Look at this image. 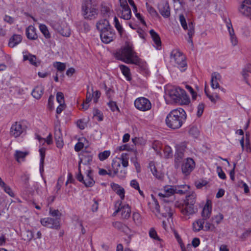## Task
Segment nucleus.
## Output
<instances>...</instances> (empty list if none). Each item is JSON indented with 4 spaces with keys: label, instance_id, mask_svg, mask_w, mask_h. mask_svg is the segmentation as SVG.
Masks as SVG:
<instances>
[{
    "label": "nucleus",
    "instance_id": "1",
    "mask_svg": "<svg viewBox=\"0 0 251 251\" xmlns=\"http://www.w3.org/2000/svg\"><path fill=\"white\" fill-rule=\"evenodd\" d=\"M186 118L185 110L181 108H177L170 112L166 118L165 122L168 127L176 129L182 126Z\"/></svg>",
    "mask_w": 251,
    "mask_h": 251
},
{
    "label": "nucleus",
    "instance_id": "2",
    "mask_svg": "<svg viewBox=\"0 0 251 251\" xmlns=\"http://www.w3.org/2000/svg\"><path fill=\"white\" fill-rule=\"evenodd\" d=\"M115 57L127 64H138L140 59L133 50L131 45L126 44L125 46L118 50L115 53Z\"/></svg>",
    "mask_w": 251,
    "mask_h": 251
},
{
    "label": "nucleus",
    "instance_id": "3",
    "mask_svg": "<svg viewBox=\"0 0 251 251\" xmlns=\"http://www.w3.org/2000/svg\"><path fill=\"white\" fill-rule=\"evenodd\" d=\"M119 1L120 7L116 10L117 16L125 20L130 19L131 10L126 0H119Z\"/></svg>",
    "mask_w": 251,
    "mask_h": 251
},
{
    "label": "nucleus",
    "instance_id": "4",
    "mask_svg": "<svg viewBox=\"0 0 251 251\" xmlns=\"http://www.w3.org/2000/svg\"><path fill=\"white\" fill-rule=\"evenodd\" d=\"M172 60H174L181 71L186 70L187 65L186 58L181 52L178 50H174L172 51L171 54Z\"/></svg>",
    "mask_w": 251,
    "mask_h": 251
},
{
    "label": "nucleus",
    "instance_id": "5",
    "mask_svg": "<svg viewBox=\"0 0 251 251\" xmlns=\"http://www.w3.org/2000/svg\"><path fill=\"white\" fill-rule=\"evenodd\" d=\"M40 222L43 226L50 228L58 229L60 226L58 218H44L41 219Z\"/></svg>",
    "mask_w": 251,
    "mask_h": 251
},
{
    "label": "nucleus",
    "instance_id": "6",
    "mask_svg": "<svg viewBox=\"0 0 251 251\" xmlns=\"http://www.w3.org/2000/svg\"><path fill=\"white\" fill-rule=\"evenodd\" d=\"M135 107L142 111H146L151 109V104L150 101L144 97H140L134 101Z\"/></svg>",
    "mask_w": 251,
    "mask_h": 251
},
{
    "label": "nucleus",
    "instance_id": "7",
    "mask_svg": "<svg viewBox=\"0 0 251 251\" xmlns=\"http://www.w3.org/2000/svg\"><path fill=\"white\" fill-rule=\"evenodd\" d=\"M122 204V201H117L115 204L116 210L113 213V215H115L119 212H121V216L123 219H128L130 215L131 210L128 205H125L121 206Z\"/></svg>",
    "mask_w": 251,
    "mask_h": 251
},
{
    "label": "nucleus",
    "instance_id": "8",
    "mask_svg": "<svg viewBox=\"0 0 251 251\" xmlns=\"http://www.w3.org/2000/svg\"><path fill=\"white\" fill-rule=\"evenodd\" d=\"M94 6L93 0H86L83 4L82 8L83 11V15L86 19H92L94 13Z\"/></svg>",
    "mask_w": 251,
    "mask_h": 251
},
{
    "label": "nucleus",
    "instance_id": "9",
    "mask_svg": "<svg viewBox=\"0 0 251 251\" xmlns=\"http://www.w3.org/2000/svg\"><path fill=\"white\" fill-rule=\"evenodd\" d=\"M176 207L179 208L181 213L184 215H190L194 214L197 209L195 208L194 205H191L184 202V204H181L178 203L175 204Z\"/></svg>",
    "mask_w": 251,
    "mask_h": 251
},
{
    "label": "nucleus",
    "instance_id": "10",
    "mask_svg": "<svg viewBox=\"0 0 251 251\" xmlns=\"http://www.w3.org/2000/svg\"><path fill=\"white\" fill-rule=\"evenodd\" d=\"M100 34L101 41L105 44L110 43L115 38V31L112 27Z\"/></svg>",
    "mask_w": 251,
    "mask_h": 251
},
{
    "label": "nucleus",
    "instance_id": "11",
    "mask_svg": "<svg viewBox=\"0 0 251 251\" xmlns=\"http://www.w3.org/2000/svg\"><path fill=\"white\" fill-rule=\"evenodd\" d=\"M79 170L80 171V169H79ZM87 171L88 173L85 180L83 179V177L80 171L76 176V178L80 182L83 181L84 184L86 187H91L93 185V172L91 170H88Z\"/></svg>",
    "mask_w": 251,
    "mask_h": 251
},
{
    "label": "nucleus",
    "instance_id": "12",
    "mask_svg": "<svg viewBox=\"0 0 251 251\" xmlns=\"http://www.w3.org/2000/svg\"><path fill=\"white\" fill-rule=\"evenodd\" d=\"M195 167V163L194 160L191 158H187L182 164V172L184 175L187 176L194 170Z\"/></svg>",
    "mask_w": 251,
    "mask_h": 251
},
{
    "label": "nucleus",
    "instance_id": "13",
    "mask_svg": "<svg viewBox=\"0 0 251 251\" xmlns=\"http://www.w3.org/2000/svg\"><path fill=\"white\" fill-rule=\"evenodd\" d=\"M54 139L56 146L58 148H61L64 145L63 135L59 125H56L54 127Z\"/></svg>",
    "mask_w": 251,
    "mask_h": 251
},
{
    "label": "nucleus",
    "instance_id": "14",
    "mask_svg": "<svg viewBox=\"0 0 251 251\" xmlns=\"http://www.w3.org/2000/svg\"><path fill=\"white\" fill-rule=\"evenodd\" d=\"M240 13L247 17H251V0H244L239 8Z\"/></svg>",
    "mask_w": 251,
    "mask_h": 251
},
{
    "label": "nucleus",
    "instance_id": "15",
    "mask_svg": "<svg viewBox=\"0 0 251 251\" xmlns=\"http://www.w3.org/2000/svg\"><path fill=\"white\" fill-rule=\"evenodd\" d=\"M25 130L24 127L19 122H15L11 126L10 131L11 135L18 137L20 136Z\"/></svg>",
    "mask_w": 251,
    "mask_h": 251
},
{
    "label": "nucleus",
    "instance_id": "16",
    "mask_svg": "<svg viewBox=\"0 0 251 251\" xmlns=\"http://www.w3.org/2000/svg\"><path fill=\"white\" fill-rule=\"evenodd\" d=\"M158 8L160 14L165 18L170 16V8L167 1H162L158 6Z\"/></svg>",
    "mask_w": 251,
    "mask_h": 251
},
{
    "label": "nucleus",
    "instance_id": "17",
    "mask_svg": "<svg viewBox=\"0 0 251 251\" xmlns=\"http://www.w3.org/2000/svg\"><path fill=\"white\" fill-rule=\"evenodd\" d=\"M176 185H167L164 187V190L163 192H160L158 194V196L160 198H168L176 193Z\"/></svg>",
    "mask_w": 251,
    "mask_h": 251
},
{
    "label": "nucleus",
    "instance_id": "18",
    "mask_svg": "<svg viewBox=\"0 0 251 251\" xmlns=\"http://www.w3.org/2000/svg\"><path fill=\"white\" fill-rule=\"evenodd\" d=\"M94 91L92 86H88L87 93L86 94V98L85 100L81 104L82 109L84 110H87L89 106L90 102L91 101L93 97H94Z\"/></svg>",
    "mask_w": 251,
    "mask_h": 251
},
{
    "label": "nucleus",
    "instance_id": "19",
    "mask_svg": "<svg viewBox=\"0 0 251 251\" xmlns=\"http://www.w3.org/2000/svg\"><path fill=\"white\" fill-rule=\"evenodd\" d=\"M212 211L211 201L207 200L201 212L202 219L205 221L209 218Z\"/></svg>",
    "mask_w": 251,
    "mask_h": 251
},
{
    "label": "nucleus",
    "instance_id": "20",
    "mask_svg": "<svg viewBox=\"0 0 251 251\" xmlns=\"http://www.w3.org/2000/svg\"><path fill=\"white\" fill-rule=\"evenodd\" d=\"M182 89L180 87L173 88L169 92V98L174 102L179 101L180 94H182Z\"/></svg>",
    "mask_w": 251,
    "mask_h": 251
},
{
    "label": "nucleus",
    "instance_id": "21",
    "mask_svg": "<svg viewBox=\"0 0 251 251\" xmlns=\"http://www.w3.org/2000/svg\"><path fill=\"white\" fill-rule=\"evenodd\" d=\"M96 26L97 29L100 32V34L112 27L110 25L109 22L105 19L101 20L98 22Z\"/></svg>",
    "mask_w": 251,
    "mask_h": 251
},
{
    "label": "nucleus",
    "instance_id": "22",
    "mask_svg": "<svg viewBox=\"0 0 251 251\" xmlns=\"http://www.w3.org/2000/svg\"><path fill=\"white\" fill-rule=\"evenodd\" d=\"M176 149L175 157L176 159L179 161L183 157L186 146L184 144L176 145Z\"/></svg>",
    "mask_w": 251,
    "mask_h": 251
},
{
    "label": "nucleus",
    "instance_id": "23",
    "mask_svg": "<svg viewBox=\"0 0 251 251\" xmlns=\"http://www.w3.org/2000/svg\"><path fill=\"white\" fill-rule=\"evenodd\" d=\"M111 187L113 190L120 196L121 200H123L125 198V189L119 185L115 183H112L111 184Z\"/></svg>",
    "mask_w": 251,
    "mask_h": 251
},
{
    "label": "nucleus",
    "instance_id": "24",
    "mask_svg": "<svg viewBox=\"0 0 251 251\" xmlns=\"http://www.w3.org/2000/svg\"><path fill=\"white\" fill-rule=\"evenodd\" d=\"M221 77V75L217 72H214L211 74V85L213 89L219 88L220 85L218 80H220Z\"/></svg>",
    "mask_w": 251,
    "mask_h": 251
},
{
    "label": "nucleus",
    "instance_id": "25",
    "mask_svg": "<svg viewBox=\"0 0 251 251\" xmlns=\"http://www.w3.org/2000/svg\"><path fill=\"white\" fill-rule=\"evenodd\" d=\"M23 60L24 61L28 60L31 64L35 66L38 65L36 56L30 54L28 52H23Z\"/></svg>",
    "mask_w": 251,
    "mask_h": 251
},
{
    "label": "nucleus",
    "instance_id": "26",
    "mask_svg": "<svg viewBox=\"0 0 251 251\" xmlns=\"http://www.w3.org/2000/svg\"><path fill=\"white\" fill-rule=\"evenodd\" d=\"M150 33L154 44L155 45V48L157 49H159V48L160 47L161 45V42L159 35L153 29H151L150 31Z\"/></svg>",
    "mask_w": 251,
    "mask_h": 251
},
{
    "label": "nucleus",
    "instance_id": "27",
    "mask_svg": "<svg viewBox=\"0 0 251 251\" xmlns=\"http://www.w3.org/2000/svg\"><path fill=\"white\" fill-rule=\"evenodd\" d=\"M26 35L27 38L30 40H35L38 37L36 32V29L32 25H29L26 28Z\"/></svg>",
    "mask_w": 251,
    "mask_h": 251
},
{
    "label": "nucleus",
    "instance_id": "28",
    "mask_svg": "<svg viewBox=\"0 0 251 251\" xmlns=\"http://www.w3.org/2000/svg\"><path fill=\"white\" fill-rule=\"evenodd\" d=\"M44 88L42 85L36 86L32 92V96L35 99H40L44 93Z\"/></svg>",
    "mask_w": 251,
    "mask_h": 251
},
{
    "label": "nucleus",
    "instance_id": "29",
    "mask_svg": "<svg viewBox=\"0 0 251 251\" xmlns=\"http://www.w3.org/2000/svg\"><path fill=\"white\" fill-rule=\"evenodd\" d=\"M177 103L180 105H188L190 103V99L183 89L182 90V94H180L179 101Z\"/></svg>",
    "mask_w": 251,
    "mask_h": 251
},
{
    "label": "nucleus",
    "instance_id": "30",
    "mask_svg": "<svg viewBox=\"0 0 251 251\" xmlns=\"http://www.w3.org/2000/svg\"><path fill=\"white\" fill-rule=\"evenodd\" d=\"M22 40V37L21 35L14 34L9 40L8 43L9 46L11 48H14L20 43H21Z\"/></svg>",
    "mask_w": 251,
    "mask_h": 251
},
{
    "label": "nucleus",
    "instance_id": "31",
    "mask_svg": "<svg viewBox=\"0 0 251 251\" xmlns=\"http://www.w3.org/2000/svg\"><path fill=\"white\" fill-rule=\"evenodd\" d=\"M149 205L150 209L156 216H158L161 214L159 203L156 200L153 199V201L152 203L150 202Z\"/></svg>",
    "mask_w": 251,
    "mask_h": 251
},
{
    "label": "nucleus",
    "instance_id": "32",
    "mask_svg": "<svg viewBox=\"0 0 251 251\" xmlns=\"http://www.w3.org/2000/svg\"><path fill=\"white\" fill-rule=\"evenodd\" d=\"M113 226L116 229L121 230L126 234L128 233L130 230L129 228L125 224H123L121 222H115L113 223Z\"/></svg>",
    "mask_w": 251,
    "mask_h": 251
},
{
    "label": "nucleus",
    "instance_id": "33",
    "mask_svg": "<svg viewBox=\"0 0 251 251\" xmlns=\"http://www.w3.org/2000/svg\"><path fill=\"white\" fill-rule=\"evenodd\" d=\"M205 221L202 219H199L195 221L193 224V230L195 232H199L203 229Z\"/></svg>",
    "mask_w": 251,
    "mask_h": 251
},
{
    "label": "nucleus",
    "instance_id": "34",
    "mask_svg": "<svg viewBox=\"0 0 251 251\" xmlns=\"http://www.w3.org/2000/svg\"><path fill=\"white\" fill-rule=\"evenodd\" d=\"M0 187L3 190L11 197H14L15 194L10 187L6 185L5 182L0 178Z\"/></svg>",
    "mask_w": 251,
    "mask_h": 251
},
{
    "label": "nucleus",
    "instance_id": "35",
    "mask_svg": "<svg viewBox=\"0 0 251 251\" xmlns=\"http://www.w3.org/2000/svg\"><path fill=\"white\" fill-rule=\"evenodd\" d=\"M28 152L16 151L14 156L16 160L19 163L24 161L25 156L28 154Z\"/></svg>",
    "mask_w": 251,
    "mask_h": 251
},
{
    "label": "nucleus",
    "instance_id": "36",
    "mask_svg": "<svg viewBox=\"0 0 251 251\" xmlns=\"http://www.w3.org/2000/svg\"><path fill=\"white\" fill-rule=\"evenodd\" d=\"M120 167V163L118 162H114L112 164V170H109L107 172V175L111 177H114L116 176L117 173V167Z\"/></svg>",
    "mask_w": 251,
    "mask_h": 251
},
{
    "label": "nucleus",
    "instance_id": "37",
    "mask_svg": "<svg viewBox=\"0 0 251 251\" xmlns=\"http://www.w3.org/2000/svg\"><path fill=\"white\" fill-rule=\"evenodd\" d=\"M224 217V215L222 213H219L218 214L212 216L211 221L214 225L216 226L222 222Z\"/></svg>",
    "mask_w": 251,
    "mask_h": 251
},
{
    "label": "nucleus",
    "instance_id": "38",
    "mask_svg": "<svg viewBox=\"0 0 251 251\" xmlns=\"http://www.w3.org/2000/svg\"><path fill=\"white\" fill-rule=\"evenodd\" d=\"M21 236L23 240L29 242L33 238V232L31 230L24 231L21 233Z\"/></svg>",
    "mask_w": 251,
    "mask_h": 251
},
{
    "label": "nucleus",
    "instance_id": "39",
    "mask_svg": "<svg viewBox=\"0 0 251 251\" xmlns=\"http://www.w3.org/2000/svg\"><path fill=\"white\" fill-rule=\"evenodd\" d=\"M162 147V144L159 141H154L152 144V148L156 152L157 154L161 156V150Z\"/></svg>",
    "mask_w": 251,
    "mask_h": 251
},
{
    "label": "nucleus",
    "instance_id": "40",
    "mask_svg": "<svg viewBox=\"0 0 251 251\" xmlns=\"http://www.w3.org/2000/svg\"><path fill=\"white\" fill-rule=\"evenodd\" d=\"M46 149L42 148L40 149L39 152L40 154V172L41 174L44 171V161L45 156Z\"/></svg>",
    "mask_w": 251,
    "mask_h": 251
},
{
    "label": "nucleus",
    "instance_id": "41",
    "mask_svg": "<svg viewBox=\"0 0 251 251\" xmlns=\"http://www.w3.org/2000/svg\"><path fill=\"white\" fill-rule=\"evenodd\" d=\"M190 187L187 185H176V194H184L186 193L189 189Z\"/></svg>",
    "mask_w": 251,
    "mask_h": 251
},
{
    "label": "nucleus",
    "instance_id": "42",
    "mask_svg": "<svg viewBox=\"0 0 251 251\" xmlns=\"http://www.w3.org/2000/svg\"><path fill=\"white\" fill-rule=\"evenodd\" d=\"M149 236L151 238L153 239L156 241L161 243L162 240L158 236L156 231L153 227H151L149 230Z\"/></svg>",
    "mask_w": 251,
    "mask_h": 251
},
{
    "label": "nucleus",
    "instance_id": "43",
    "mask_svg": "<svg viewBox=\"0 0 251 251\" xmlns=\"http://www.w3.org/2000/svg\"><path fill=\"white\" fill-rule=\"evenodd\" d=\"M196 194L194 192L187 196L184 202H187L188 204H190L191 205H194L196 202Z\"/></svg>",
    "mask_w": 251,
    "mask_h": 251
},
{
    "label": "nucleus",
    "instance_id": "44",
    "mask_svg": "<svg viewBox=\"0 0 251 251\" xmlns=\"http://www.w3.org/2000/svg\"><path fill=\"white\" fill-rule=\"evenodd\" d=\"M114 26L116 29L117 30L118 32H119L120 35L122 36L124 32V30L122 27V25L120 23L119 20L116 16L114 18Z\"/></svg>",
    "mask_w": 251,
    "mask_h": 251
},
{
    "label": "nucleus",
    "instance_id": "45",
    "mask_svg": "<svg viewBox=\"0 0 251 251\" xmlns=\"http://www.w3.org/2000/svg\"><path fill=\"white\" fill-rule=\"evenodd\" d=\"M128 154L126 153H123L121 154L119 159L121 161V164L124 168H126L128 165Z\"/></svg>",
    "mask_w": 251,
    "mask_h": 251
},
{
    "label": "nucleus",
    "instance_id": "46",
    "mask_svg": "<svg viewBox=\"0 0 251 251\" xmlns=\"http://www.w3.org/2000/svg\"><path fill=\"white\" fill-rule=\"evenodd\" d=\"M39 29L46 38L49 39L50 37V34L47 26L45 25L40 24L39 25Z\"/></svg>",
    "mask_w": 251,
    "mask_h": 251
},
{
    "label": "nucleus",
    "instance_id": "47",
    "mask_svg": "<svg viewBox=\"0 0 251 251\" xmlns=\"http://www.w3.org/2000/svg\"><path fill=\"white\" fill-rule=\"evenodd\" d=\"M119 67L123 74L126 77L127 80H129L130 79L129 69L124 65H120Z\"/></svg>",
    "mask_w": 251,
    "mask_h": 251
},
{
    "label": "nucleus",
    "instance_id": "48",
    "mask_svg": "<svg viewBox=\"0 0 251 251\" xmlns=\"http://www.w3.org/2000/svg\"><path fill=\"white\" fill-rule=\"evenodd\" d=\"M117 168V173L116 176L120 178H125L126 174V170L124 168H122L121 165L120 167H118Z\"/></svg>",
    "mask_w": 251,
    "mask_h": 251
},
{
    "label": "nucleus",
    "instance_id": "49",
    "mask_svg": "<svg viewBox=\"0 0 251 251\" xmlns=\"http://www.w3.org/2000/svg\"><path fill=\"white\" fill-rule=\"evenodd\" d=\"M164 209L165 212L161 213L162 216L164 217H169L171 218L173 215V211L171 207L168 205H165L164 206Z\"/></svg>",
    "mask_w": 251,
    "mask_h": 251
},
{
    "label": "nucleus",
    "instance_id": "50",
    "mask_svg": "<svg viewBox=\"0 0 251 251\" xmlns=\"http://www.w3.org/2000/svg\"><path fill=\"white\" fill-rule=\"evenodd\" d=\"M132 219L137 225H140L142 223V218L140 214L138 212H134L132 214Z\"/></svg>",
    "mask_w": 251,
    "mask_h": 251
},
{
    "label": "nucleus",
    "instance_id": "51",
    "mask_svg": "<svg viewBox=\"0 0 251 251\" xmlns=\"http://www.w3.org/2000/svg\"><path fill=\"white\" fill-rule=\"evenodd\" d=\"M37 138L41 143L46 142L48 145H50L52 143V135L51 134H50L46 139L42 138L39 136H37Z\"/></svg>",
    "mask_w": 251,
    "mask_h": 251
},
{
    "label": "nucleus",
    "instance_id": "52",
    "mask_svg": "<svg viewBox=\"0 0 251 251\" xmlns=\"http://www.w3.org/2000/svg\"><path fill=\"white\" fill-rule=\"evenodd\" d=\"M216 229V226H215L213 223L211 222V223H209V222H206L205 223V225L204 226V229H203L204 231H213Z\"/></svg>",
    "mask_w": 251,
    "mask_h": 251
},
{
    "label": "nucleus",
    "instance_id": "53",
    "mask_svg": "<svg viewBox=\"0 0 251 251\" xmlns=\"http://www.w3.org/2000/svg\"><path fill=\"white\" fill-rule=\"evenodd\" d=\"M53 66L59 72L64 71L66 68L65 64L60 62H56L54 63Z\"/></svg>",
    "mask_w": 251,
    "mask_h": 251
},
{
    "label": "nucleus",
    "instance_id": "54",
    "mask_svg": "<svg viewBox=\"0 0 251 251\" xmlns=\"http://www.w3.org/2000/svg\"><path fill=\"white\" fill-rule=\"evenodd\" d=\"M110 154V151H104L103 152H100L98 155V157L100 161H103L107 158Z\"/></svg>",
    "mask_w": 251,
    "mask_h": 251
},
{
    "label": "nucleus",
    "instance_id": "55",
    "mask_svg": "<svg viewBox=\"0 0 251 251\" xmlns=\"http://www.w3.org/2000/svg\"><path fill=\"white\" fill-rule=\"evenodd\" d=\"M179 22L183 28L184 30L188 29V26L185 17L183 14H180L179 16Z\"/></svg>",
    "mask_w": 251,
    "mask_h": 251
},
{
    "label": "nucleus",
    "instance_id": "56",
    "mask_svg": "<svg viewBox=\"0 0 251 251\" xmlns=\"http://www.w3.org/2000/svg\"><path fill=\"white\" fill-rule=\"evenodd\" d=\"M185 88L191 93L192 95V99L194 100H196L197 94L196 92L194 91L192 87L187 84L185 85Z\"/></svg>",
    "mask_w": 251,
    "mask_h": 251
},
{
    "label": "nucleus",
    "instance_id": "57",
    "mask_svg": "<svg viewBox=\"0 0 251 251\" xmlns=\"http://www.w3.org/2000/svg\"><path fill=\"white\" fill-rule=\"evenodd\" d=\"M245 150H246L247 152H250L251 151L249 136L247 133L246 134L245 138Z\"/></svg>",
    "mask_w": 251,
    "mask_h": 251
},
{
    "label": "nucleus",
    "instance_id": "58",
    "mask_svg": "<svg viewBox=\"0 0 251 251\" xmlns=\"http://www.w3.org/2000/svg\"><path fill=\"white\" fill-rule=\"evenodd\" d=\"M164 152L165 157L169 158L172 156L173 152L172 149L169 146H166L164 149Z\"/></svg>",
    "mask_w": 251,
    "mask_h": 251
},
{
    "label": "nucleus",
    "instance_id": "59",
    "mask_svg": "<svg viewBox=\"0 0 251 251\" xmlns=\"http://www.w3.org/2000/svg\"><path fill=\"white\" fill-rule=\"evenodd\" d=\"M56 100L59 104H65L64 95L61 92H58L56 94Z\"/></svg>",
    "mask_w": 251,
    "mask_h": 251
},
{
    "label": "nucleus",
    "instance_id": "60",
    "mask_svg": "<svg viewBox=\"0 0 251 251\" xmlns=\"http://www.w3.org/2000/svg\"><path fill=\"white\" fill-rule=\"evenodd\" d=\"M93 156L89 155L87 153L83 155V158L81 159L82 161H84L85 163L90 164L92 161Z\"/></svg>",
    "mask_w": 251,
    "mask_h": 251
},
{
    "label": "nucleus",
    "instance_id": "61",
    "mask_svg": "<svg viewBox=\"0 0 251 251\" xmlns=\"http://www.w3.org/2000/svg\"><path fill=\"white\" fill-rule=\"evenodd\" d=\"M189 133L194 137L196 138L199 135V131L196 127L193 126L190 129Z\"/></svg>",
    "mask_w": 251,
    "mask_h": 251
},
{
    "label": "nucleus",
    "instance_id": "62",
    "mask_svg": "<svg viewBox=\"0 0 251 251\" xmlns=\"http://www.w3.org/2000/svg\"><path fill=\"white\" fill-rule=\"evenodd\" d=\"M189 29L188 32V36L193 37L195 33L194 25L192 22H190L188 24Z\"/></svg>",
    "mask_w": 251,
    "mask_h": 251
},
{
    "label": "nucleus",
    "instance_id": "63",
    "mask_svg": "<svg viewBox=\"0 0 251 251\" xmlns=\"http://www.w3.org/2000/svg\"><path fill=\"white\" fill-rule=\"evenodd\" d=\"M204 108V104L203 103H200L197 107V115L198 117H200L201 116L203 112V110Z\"/></svg>",
    "mask_w": 251,
    "mask_h": 251
},
{
    "label": "nucleus",
    "instance_id": "64",
    "mask_svg": "<svg viewBox=\"0 0 251 251\" xmlns=\"http://www.w3.org/2000/svg\"><path fill=\"white\" fill-rule=\"evenodd\" d=\"M147 8L148 11L153 16H156L158 15V13L155 10V9L152 7L151 6H150L148 3H146Z\"/></svg>",
    "mask_w": 251,
    "mask_h": 251
}]
</instances>
